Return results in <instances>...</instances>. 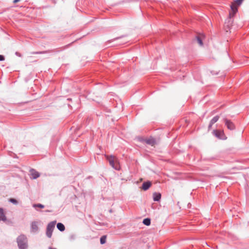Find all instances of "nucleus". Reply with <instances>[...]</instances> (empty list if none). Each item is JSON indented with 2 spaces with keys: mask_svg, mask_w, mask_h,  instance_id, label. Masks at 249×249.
Masks as SVG:
<instances>
[{
  "mask_svg": "<svg viewBox=\"0 0 249 249\" xmlns=\"http://www.w3.org/2000/svg\"><path fill=\"white\" fill-rule=\"evenodd\" d=\"M31 230L32 232H35L38 230V225L36 222H33L31 224Z\"/></svg>",
  "mask_w": 249,
  "mask_h": 249,
  "instance_id": "obj_10",
  "label": "nucleus"
},
{
  "mask_svg": "<svg viewBox=\"0 0 249 249\" xmlns=\"http://www.w3.org/2000/svg\"><path fill=\"white\" fill-rule=\"evenodd\" d=\"M195 41H196V42L200 45V46H202L203 45V42H202V39H201V38L200 37H197L196 38V39H195Z\"/></svg>",
  "mask_w": 249,
  "mask_h": 249,
  "instance_id": "obj_16",
  "label": "nucleus"
},
{
  "mask_svg": "<svg viewBox=\"0 0 249 249\" xmlns=\"http://www.w3.org/2000/svg\"><path fill=\"white\" fill-rule=\"evenodd\" d=\"M243 0H236L233 2L231 5V11L229 14L230 18L233 17L236 13L238 10V6H239L242 2Z\"/></svg>",
  "mask_w": 249,
  "mask_h": 249,
  "instance_id": "obj_1",
  "label": "nucleus"
},
{
  "mask_svg": "<svg viewBox=\"0 0 249 249\" xmlns=\"http://www.w3.org/2000/svg\"><path fill=\"white\" fill-rule=\"evenodd\" d=\"M107 236L106 235L102 236L100 238V243L101 244H104L106 242Z\"/></svg>",
  "mask_w": 249,
  "mask_h": 249,
  "instance_id": "obj_17",
  "label": "nucleus"
},
{
  "mask_svg": "<svg viewBox=\"0 0 249 249\" xmlns=\"http://www.w3.org/2000/svg\"><path fill=\"white\" fill-rule=\"evenodd\" d=\"M17 242L20 249H25L27 247V239L24 235H20L18 237Z\"/></svg>",
  "mask_w": 249,
  "mask_h": 249,
  "instance_id": "obj_3",
  "label": "nucleus"
},
{
  "mask_svg": "<svg viewBox=\"0 0 249 249\" xmlns=\"http://www.w3.org/2000/svg\"><path fill=\"white\" fill-rule=\"evenodd\" d=\"M146 142L148 144H151L152 146H154L156 143L155 140L153 139L147 140Z\"/></svg>",
  "mask_w": 249,
  "mask_h": 249,
  "instance_id": "obj_15",
  "label": "nucleus"
},
{
  "mask_svg": "<svg viewBox=\"0 0 249 249\" xmlns=\"http://www.w3.org/2000/svg\"><path fill=\"white\" fill-rule=\"evenodd\" d=\"M49 249H56L55 248H50Z\"/></svg>",
  "mask_w": 249,
  "mask_h": 249,
  "instance_id": "obj_22",
  "label": "nucleus"
},
{
  "mask_svg": "<svg viewBox=\"0 0 249 249\" xmlns=\"http://www.w3.org/2000/svg\"><path fill=\"white\" fill-rule=\"evenodd\" d=\"M225 124L226 125L227 128L230 130H233L235 128V126L234 124L230 120L227 119H225Z\"/></svg>",
  "mask_w": 249,
  "mask_h": 249,
  "instance_id": "obj_5",
  "label": "nucleus"
},
{
  "mask_svg": "<svg viewBox=\"0 0 249 249\" xmlns=\"http://www.w3.org/2000/svg\"><path fill=\"white\" fill-rule=\"evenodd\" d=\"M55 222H52L50 223L47 227L46 235L49 238L52 237L53 230L55 227Z\"/></svg>",
  "mask_w": 249,
  "mask_h": 249,
  "instance_id": "obj_4",
  "label": "nucleus"
},
{
  "mask_svg": "<svg viewBox=\"0 0 249 249\" xmlns=\"http://www.w3.org/2000/svg\"><path fill=\"white\" fill-rule=\"evenodd\" d=\"M38 53L36 52V53Z\"/></svg>",
  "mask_w": 249,
  "mask_h": 249,
  "instance_id": "obj_23",
  "label": "nucleus"
},
{
  "mask_svg": "<svg viewBox=\"0 0 249 249\" xmlns=\"http://www.w3.org/2000/svg\"><path fill=\"white\" fill-rule=\"evenodd\" d=\"M142 223L146 226H149L151 223L150 219L148 218H145L143 219Z\"/></svg>",
  "mask_w": 249,
  "mask_h": 249,
  "instance_id": "obj_14",
  "label": "nucleus"
},
{
  "mask_svg": "<svg viewBox=\"0 0 249 249\" xmlns=\"http://www.w3.org/2000/svg\"><path fill=\"white\" fill-rule=\"evenodd\" d=\"M30 172L31 178L33 179H36L40 176L39 173L34 169H31Z\"/></svg>",
  "mask_w": 249,
  "mask_h": 249,
  "instance_id": "obj_6",
  "label": "nucleus"
},
{
  "mask_svg": "<svg viewBox=\"0 0 249 249\" xmlns=\"http://www.w3.org/2000/svg\"><path fill=\"white\" fill-rule=\"evenodd\" d=\"M107 160H108L110 165L116 170H120V166L119 165L118 159L113 156H106Z\"/></svg>",
  "mask_w": 249,
  "mask_h": 249,
  "instance_id": "obj_2",
  "label": "nucleus"
},
{
  "mask_svg": "<svg viewBox=\"0 0 249 249\" xmlns=\"http://www.w3.org/2000/svg\"><path fill=\"white\" fill-rule=\"evenodd\" d=\"M219 117L218 116H214L210 121L209 125L208 126V129H210L212 125L215 123H216L219 120Z\"/></svg>",
  "mask_w": 249,
  "mask_h": 249,
  "instance_id": "obj_8",
  "label": "nucleus"
},
{
  "mask_svg": "<svg viewBox=\"0 0 249 249\" xmlns=\"http://www.w3.org/2000/svg\"><path fill=\"white\" fill-rule=\"evenodd\" d=\"M33 207L34 208L38 207L42 209L44 208V206L41 204H34Z\"/></svg>",
  "mask_w": 249,
  "mask_h": 249,
  "instance_id": "obj_18",
  "label": "nucleus"
},
{
  "mask_svg": "<svg viewBox=\"0 0 249 249\" xmlns=\"http://www.w3.org/2000/svg\"><path fill=\"white\" fill-rule=\"evenodd\" d=\"M20 0H14L13 1V2H14V3H17V2H18V1H19Z\"/></svg>",
  "mask_w": 249,
  "mask_h": 249,
  "instance_id": "obj_21",
  "label": "nucleus"
},
{
  "mask_svg": "<svg viewBox=\"0 0 249 249\" xmlns=\"http://www.w3.org/2000/svg\"><path fill=\"white\" fill-rule=\"evenodd\" d=\"M5 221L6 220V217L3 212V210L2 208H0V221Z\"/></svg>",
  "mask_w": 249,
  "mask_h": 249,
  "instance_id": "obj_11",
  "label": "nucleus"
},
{
  "mask_svg": "<svg viewBox=\"0 0 249 249\" xmlns=\"http://www.w3.org/2000/svg\"><path fill=\"white\" fill-rule=\"evenodd\" d=\"M4 60V57L2 55H0V61H3Z\"/></svg>",
  "mask_w": 249,
  "mask_h": 249,
  "instance_id": "obj_20",
  "label": "nucleus"
},
{
  "mask_svg": "<svg viewBox=\"0 0 249 249\" xmlns=\"http://www.w3.org/2000/svg\"><path fill=\"white\" fill-rule=\"evenodd\" d=\"M57 228L61 231H64L65 230V229L64 225L63 224L61 223H58L57 224Z\"/></svg>",
  "mask_w": 249,
  "mask_h": 249,
  "instance_id": "obj_13",
  "label": "nucleus"
},
{
  "mask_svg": "<svg viewBox=\"0 0 249 249\" xmlns=\"http://www.w3.org/2000/svg\"><path fill=\"white\" fill-rule=\"evenodd\" d=\"M213 133V135H214L216 137L218 138H221V135L223 132L217 130H214Z\"/></svg>",
  "mask_w": 249,
  "mask_h": 249,
  "instance_id": "obj_12",
  "label": "nucleus"
},
{
  "mask_svg": "<svg viewBox=\"0 0 249 249\" xmlns=\"http://www.w3.org/2000/svg\"><path fill=\"white\" fill-rule=\"evenodd\" d=\"M153 200L155 201H158L161 198V194L159 193H154L153 194Z\"/></svg>",
  "mask_w": 249,
  "mask_h": 249,
  "instance_id": "obj_9",
  "label": "nucleus"
},
{
  "mask_svg": "<svg viewBox=\"0 0 249 249\" xmlns=\"http://www.w3.org/2000/svg\"><path fill=\"white\" fill-rule=\"evenodd\" d=\"M9 201H10L11 202H12V203H14V204H17V203H18V202H17V200H16V199H14V198H10V199H9Z\"/></svg>",
  "mask_w": 249,
  "mask_h": 249,
  "instance_id": "obj_19",
  "label": "nucleus"
},
{
  "mask_svg": "<svg viewBox=\"0 0 249 249\" xmlns=\"http://www.w3.org/2000/svg\"><path fill=\"white\" fill-rule=\"evenodd\" d=\"M152 183L150 181H146L143 183L141 187L142 189L146 191L148 190L151 186Z\"/></svg>",
  "mask_w": 249,
  "mask_h": 249,
  "instance_id": "obj_7",
  "label": "nucleus"
}]
</instances>
